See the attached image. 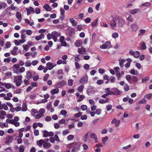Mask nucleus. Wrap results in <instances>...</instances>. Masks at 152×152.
<instances>
[{
    "instance_id": "nucleus-48",
    "label": "nucleus",
    "mask_w": 152,
    "mask_h": 152,
    "mask_svg": "<svg viewBox=\"0 0 152 152\" xmlns=\"http://www.w3.org/2000/svg\"><path fill=\"white\" fill-rule=\"evenodd\" d=\"M115 77L113 76H112L110 77V79H109V80L111 83H113L115 82Z\"/></svg>"
},
{
    "instance_id": "nucleus-20",
    "label": "nucleus",
    "mask_w": 152,
    "mask_h": 152,
    "mask_svg": "<svg viewBox=\"0 0 152 152\" xmlns=\"http://www.w3.org/2000/svg\"><path fill=\"white\" fill-rule=\"evenodd\" d=\"M59 89L58 88H55L51 90L50 93L52 95H54L55 94H57L58 93Z\"/></svg>"
},
{
    "instance_id": "nucleus-55",
    "label": "nucleus",
    "mask_w": 152,
    "mask_h": 152,
    "mask_svg": "<svg viewBox=\"0 0 152 152\" xmlns=\"http://www.w3.org/2000/svg\"><path fill=\"white\" fill-rule=\"evenodd\" d=\"M31 62L27 61L25 64V66L26 67H30L31 66Z\"/></svg>"
},
{
    "instance_id": "nucleus-24",
    "label": "nucleus",
    "mask_w": 152,
    "mask_h": 152,
    "mask_svg": "<svg viewBox=\"0 0 152 152\" xmlns=\"http://www.w3.org/2000/svg\"><path fill=\"white\" fill-rule=\"evenodd\" d=\"M15 140L17 141V142L18 144L21 143L22 142V139L21 138H19L18 136L16 137Z\"/></svg>"
},
{
    "instance_id": "nucleus-19",
    "label": "nucleus",
    "mask_w": 152,
    "mask_h": 152,
    "mask_svg": "<svg viewBox=\"0 0 152 152\" xmlns=\"http://www.w3.org/2000/svg\"><path fill=\"white\" fill-rule=\"evenodd\" d=\"M61 35V33L60 32H57L56 31H53L52 32V36H53V35H54L56 37H58L60 36Z\"/></svg>"
},
{
    "instance_id": "nucleus-59",
    "label": "nucleus",
    "mask_w": 152,
    "mask_h": 152,
    "mask_svg": "<svg viewBox=\"0 0 152 152\" xmlns=\"http://www.w3.org/2000/svg\"><path fill=\"white\" fill-rule=\"evenodd\" d=\"M39 112L40 114H43L45 112V110L43 108H41L39 110Z\"/></svg>"
},
{
    "instance_id": "nucleus-22",
    "label": "nucleus",
    "mask_w": 152,
    "mask_h": 152,
    "mask_svg": "<svg viewBox=\"0 0 152 152\" xmlns=\"http://www.w3.org/2000/svg\"><path fill=\"white\" fill-rule=\"evenodd\" d=\"M27 110V105L26 103H23L22 105V110L23 111H26Z\"/></svg>"
},
{
    "instance_id": "nucleus-15",
    "label": "nucleus",
    "mask_w": 152,
    "mask_h": 152,
    "mask_svg": "<svg viewBox=\"0 0 152 152\" xmlns=\"http://www.w3.org/2000/svg\"><path fill=\"white\" fill-rule=\"evenodd\" d=\"M32 75L30 71H28L26 72V78L28 80H29L32 78Z\"/></svg>"
},
{
    "instance_id": "nucleus-34",
    "label": "nucleus",
    "mask_w": 152,
    "mask_h": 152,
    "mask_svg": "<svg viewBox=\"0 0 152 152\" xmlns=\"http://www.w3.org/2000/svg\"><path fill=\"white\" fill-rule=\"evenodd\" d=\"M140 56V53L139 51H137L134 53L133 56L135 58H138Z\"/></svg>"
},
{
    "instance_id": "nucleus-11",
    "label": "nucleus",
    "mask_w": 152,
    "mask_h": 152,
    "mask_svg": "<svg viewBox=\"0 0 152 152\" xmlns=\"http://www.w3.org/2000/svg\"><path fill=\"white\" fill-rule=\"evenodd\" d=\"M60 12L61 14V15L60 16V19L61 20H62L64 18V13L65 11L64 9L63 8H61L60 9Z\"/></svg>"
},
{
    "instance_id": "nucleus-1",
    "label": "nucleus",
    "mask_w": 152,
    "mask_h": 152,
    "mask_svg": "<svg viewBox=\"0 0 152 152\" xmlns=\"http://www.w3.org/2000/svg\"><path fill=\"white\" fill-rule=\"evenodd\" d=\"M22 76L21 75L18 76L14 77V82L15 83L17 86H20L21 83L22 82Z\"/></svg>"
},
{
    "instance_id": "nucleus-56",
    "label": "nucleus",
    "mask_w": 152,
    "mask_h": 152,
    "mask_svg": "<svg viewBox=\"0 0 152 152\" xmlns=\"http://www.w3.org/2000/svg\"><path fill=\"white\" fill-rule=\"evenodd\" d=\"M82 113L80 112H79L78 113L75 114V116L76 117H79L82 115Z\"/></svg>"
},
{
    "instance_id": "nucleus-28",
    "label": "nucleus",
    "mask_w": 152,
    "mask_h": 152,
    "mask_svg": "<svg viewBox=\"0 0 152 152\" xmlns=\"http://www.w3.org/2000/svg\"><path fill=\"white\" fill-rule=\"evenodd\" d=\"M119 64L121 67H123L124 66L123 63L125 61V60L123 59L119 60Z\"/></svg>"
},
{
    "instance_id": "nucleus-49",
    "label": "nucleus",
    "mask_w": 152,
    "mask_h": 152,
    "mask_svg": "<svg viewBox=\"0 0 152 152\" xmlns=\"http://www.w3.org/2000/svg\"><path fill=\"white\" fill-rule=\"evenodd\" d=\"M49 7L50 6L48 4H46L44 5L43 7L44 9L46 10V11H48V9L49 8Z\"/></svg>"
},
{
    "instance_id": "nucleus-16",
    "label": "nucleus",
    "mask_w": 152,
    "mask_h": 152,
    "mask_svg": "<svg viewBox=\"0 0 152 152\" xmlns=\"http://www.w3.org/2000/svg\"><path fill=\"white\" fill-rule=\"evenodd\" d=\"M45 36L43 34H41L39 36H37L35 37V39L37 40H39L41 39H42L44 38Z\"/></svg>"
},
{
    "instance_id": "nucleus-32",
    "label": "nucleus",
    "mask_w": 152,
    "mask_h": 152,
    "mask_svg": "<svg viewBox=\"0 0 152 152\" xmlns=\"http://www.w3.org/2000/svg\"><path fill=\"white\" fill-rule=\"evenodd\" d=\"M25 68L23 67H21L18 70V72H19V74L20 73H22L24 72L25 71Z\"/></svg>"
},
{
    "instance_id": "nucleus-46",
    "label": "nucleus",
    "mask_w": 152,
    "mask_h": 152,
    "mask_svg": "<svg viewBox=\"0 0 152 152\" xmlns=\"http://www.w3.org/2000/svg\"><path fill=\"white\" fill-rule=\"evenodd\" d=\"M77 144V142H75L74 143H70L69 145L68 146L69 148H71L72 147L75 146Z\"/></svg>"
},
{
    "instance_id": "nucleus-21",
    "label": "nucleus",
    "mask_w": 152,
    "mask_h": 152,
    "mask_svg": "<svg viewBox=\"0 0 152 152\" xmlns=\"http://www.w3.org/2000/svg\"><path fill=\"white\" fill-rule=\"evenodd\" d=\"M70 22L72 23V26H76L77 24V22L73 18H70L69 19Z\"/></svg>"
},
{
    "instance_id": "nucleus-62",
    "label": "nucleus",
    "mask_w": 152,
    "mask_h": 152,
    "mask_svg": "<svg viewBox=\"0 0 152 152\" xmlns=\"http://www.w3.org/2000/svg\"><path fill=\"white\" fill-rule=\"evenodd\" d=\"M101 111V110L100 109H97L95 111L96 113L98 115H99Z\"/></svg>"
},
{
    "instance_id": "nucleus-38",
    "label": "nucleus",
    "mask_w": 152,
    "mask_h": 152,
    "mask_svg": "<svg viewBox=\"0 0 152 152\" xmlns=\"http://www.w3.org/2000/svg\"><path fill=\"white\" fill-rule=\"evenodd\" d=\"M84 86L83 85H81L79 86L78 88V90L80 92H81L83 91Z\"/></svg>"
},
{
    "instance_id": "nucleus-9",
    "label": "nucleus",
    "mask_w": 152,
    "mask_h": 152,
    "mask_svg": "<svg viewBox=\"0 0 152 152\" xmlns=\"http://www.w3.org/2000/svg\"><path fill=\"white\" fill-rule=\"evenodd\" d=\"M94 91L93 90V88L91 87H89L86 90V93L89 95L94 94Z\"/></svg>"
},
{
    "instance_id": "nucleus-30",
    "label": "nucleus",
    "mask_w": 152,
    "mask_h": 152,
    "mask_svg": "<svg viewBox=\"0 0 152 152\" xmlns=\"http://www.w3.org/2000/svg\"><path fill=\"white\" fill-rule=\"evenodd\" d=\"M126 79L128 81H130L132 80V77L129 75H126ZM129 83H131V82H129Z\"/></svg>"
},
{
    "instance_id": "nucleus-7",
    "label": "nucleus",
    "mask_w": 152,
    "mask_h": 152,
    "mask_svg": "<svg viewBox=\"0 0 152 152\" xmlns=\"http://www.w3.org/2000/svg\"><path fill=\"white\" fill-rule=\"evenodd\" d=\"M125 21L122 18H118L117 24L119 26L122 27L125 24Z\"/></svg>"
},
{
    "instance_id": "nucleus-31",
    "label": "nucleus",
    "mask_w": 152,
    "mask_h": 152,
    "mask_svg": "<svg viewBox=\"0 0 152 152\" xmlns=\"http://www.w3.org/2000/svg\"><path fill=\"white\" fill-rule=\"evenodd\" d=\"M132 82H135V84L136 83L138 80V79H137V78L135 76H133L132 77Z\"/></svg>"
},
{
    "instance_id": "nucleus-18",
    "label": "nucleus",
    "mask_w": 152,
    "mask_h": 152,
    "mask_svg": "<svg viewBox=\"0 0 152 152\" xmlns=\"http://www.w3.org/2000/svg\"><path fill=\"white\" fill-rule=\"evenodd\" d=\"M110 24L111 26V28L112 29H113L115 28L116 26V23L115 21L114 20H113L110 21Z\"/></svg>"
},
{
    "instance_id": "nucleus-14",
    "label": "nucleus",
    "mask_w": 152,
    "mask_h": 152,
    "mask_svg": "<svg viewBox=\"0 0 152 152\" xmlns=\"http://www.w3.org/2000/svg\"><path fill=\"white\" fill-rule=\"evenodd\" d=\"M83 43V41L82 40H77L76 41L75 44V46L77 47H79Z\"/></svg>"
},
{
    "instance_id": "nucleus-13",
    "label": "nucleus",
    "mask_w": 152,
    "mask_h": 152,
    "mask_svg": "<svg viewBox=\"0 0 152 152\" xmlns=\"http://www.w3.org/2000/svg\"><path fill=\"white\" fill-rule=\"evenodd\" d=\"M131 27L133 31H135L138 29V26L135 24H133L131 26Z\"/></svg>"
},
{
    "instance_id": "nucleus-53",
    "label": "nucleus",
    "mask_w": 152,
    "mask_h": 152,
    "mask_svg": "<svg viewBox=\"0 0 152 152\" xmlns=\"http://www.w3.org/2000/svg\"><path fill=\"white\" fill-rule=\"evenodd\" d=\"M76 68L77 69H79L80 68V66L77 62H75V63Z\"/></svg>"
},
{
    "instance_id": "nucleus-26",
    "label": "nucleus",
    "mask_w": 152,
    "mask_h": 152,
    "mask_svg": "<svg viewBox=\"0 0 152 152\" xmlns=\"http://www.w3.org/2000/svg\"><path fill=\"white\" fill-rule=\"evenodd\" d=\"M98 19H97L94 20L91 23V26H96L97 23Z\"/></svg>"
},
{
    "instance_id": "nucleus-47",
    "label": "nucleus",
    "mask_w": 152,
    "mask_h": 152,
    "mask_svg": "<svg viewBox=\"0 0 152 152\" xmlns=\"http://www.w3.org/2000/svg\"><path fill=\"white\" fill-rule=\"evenodd\" d=\"M149 79V77L148 76L145 77L144 78L142 79V82L143 83H145L147 80Z\"/></svg>"
},
{
    "instance_id": "nucleus-54",
    "label": "nucleus",
    "mask_w": 152,
    "mask_h": 152,
    "mask_svg": "<svg viewBox=\"0 0 152 152\" xmlns=\"http://www.w3.org/2000/svg\"><path fill=\"white\" fill-rule=\"evenodd\" d=\"M49 76V75L48 74H46L43 77V80L44 81H46L48 78Z\"/></svg>"
},
{
    "instance_id": "nucleus-43",
    "label": "nucleus",
    "mask_w": 152,
    "mask_h": 152,
    "mask_svg": "<svg viewBox=\"0 0 152 152\" xmlns=\"http://www.w3.org/2000/svg\"><path fill=\"white\" fill-rule=\"evenodd\" d=\"M112 37L113 38H116L118 37V34L117 33H113L112 34Z\"/></svg>"
},
{
    "instance_id": "nucleus-60",
    "label": "nucleus",
    "mask_w": 152,
    "mask_h": 152,
    "mask_svg": "<svg viewBox=\"0 0 152 152\" xmlns=\"http://www.w3.org/2000/svg\"><path fill=\"white\" fill-rule=\"evenodd\" d=\"M112 107V106L111 104L108 105L106 106V108L107 111L110 110Z\"/></svg>"
},
{
    "instance_id": "nucleus-27",
    "label": "nucleus",
    "mask_w": 152,
    "mask_h": 152,
    "mask_svg": "<svg viewBox=\"0 0 152 152\" xmlns=\"http://www.w3.org/2000/svg\"><path fill=\"white\" fill-rule=\"evenodd\" d=\"M43 146L44 147L48 148L50 147L51 145L50 143L48 144L47 142H44L43 143Z\"/></svg>"
},
{
    "instance_id": "nucleus-35",
    "label": "nucleus",
    "mask_w": 152,
    "mask_h": 152,
    "mask_svg": "<svg viewBox=\"0 0 152 152\" xmlns=\"http://www.w3.org/2000/svg\"><path fill=\"white\" fill-rule=\"evenodd\" d=\"M124 90L126 91H128L129 90V87L128 84H125L124 87Z\"/></svg>"
},
{
    "instance_id": "nucleus-2",
    "label": "nucleus",
    "mask_w": 152,
    "mask_h": 152,
    "mask_svg": "<svg viewBox=\"0 0 152 152\" xmlns=\"http://www.w3.org/2000/svg\"><path fill=\"white\" fill-rule=\"evenodd\" d=\"M67 30L69 31V34L70 38L67 37V41L71 40L72 37L75 36L73 35L75 34V30L74 28H68Z\"/></svg>"
},
{
    "instance_id": "nucleus-42",
    "label": "nucleus",
    "mask_w": 152,
    "mask_h": 152,
    "mask_svg": "<svg viewBox=\"0 0 152 152\" xmlns=\"http://www.w3.org/2000/svg\"><path fill=\"white\" fill-rule=\"evenodd\" d=\"M4 38L2 37H0V45L3 46L4 45Z\"/></svg>"
},
{
    "instance_id": "nucleus-63",
    "label": "nucleus",
    "mask_w": 152,
    "mask_h": 152,
    "mask_svg": "<svg viewBox=\"0 0 152 152\" xmlns=\"http://www.w3.org/2000/svg\"><path fill=\"white\" fill-rule=\"evenodd\" d=\"M26 34L29 35H31L32 33V31L30 30H27L26 31Z\"/></svg>"
},
{
    "instance_id": "nucleus-33",
    "label": "nucleus",
    "mask_w": 152,
    "mask_h": 152,
    "mask_svg": "<svg viewBox=\"0 0 152 152\" xmlns=\"http://www.w3.org/2000/svg\"><path fill=\"white\" fill-rule=\"evenodd\" d=\"M74 136L72 134H70L67 137V139L69 140H72L74 139Z\"/></svg>"
},
{
    "instance_id": "nucleus-58",
    "label": "nucleus",
    "mask_w": 152,
    "mask_h": 152,
    "mask_svg": "<svg viewBox=\"0 0 152 152\" xmlns=\"http://www.w3.org/2000/svg\"><path fill=\"white\" fill-rule=\"evenodd\" d=\"M87 116L86 115H84L80 117V119L82 120H86L87 119Z\"/></svg>"
},
{
    "instance_id": "nucleus-41",
    "label": "nucleus",
    "mask_w": 152,
    "mask_h": 152,
    "mask_svg": "<svg viewBox=\"0 0 152 152\" xmlns=\"http://www.w3.org/2000/svg\"><path fill=\"white\" fill-rule=\"evenodd\" d=\"M73 83V81L72 79H69L68 80V85L69 86H72Z\"/></svg>"
},
{
    "instance_id": "nucleus-10",
    "label": "nucleus",
    "mask_w": 152,
    "mask_h": 152,
    "mask_svg": "<svg viewBox=\"0 0 152 152\" xmlns=\"http://www.w3.org/2000/svg\"><path fill=\"white\" fill-rule=\"evenodd\" d=\"M111 90L113 91L114 95H118L120 94H121V91L117 88H115L111 89Z\"/></svg>"
},
{
    "instance_id": "nucleus-36",
    "label": "nucleus",
    "mask_w": 152,
    "mask_h": 152,
    "mask_svg": "<svg viewBox=\"0 0 152 152\" xmlns=\"http://www.w3.org/2000/svg\"><path fill=\"white\" fill-rule=\"evenodd\" d=\"M90 137L92 138H94L95 140H97V137L96 136L94 133H92L91 134Z\"/></svg>"
},
{
    "instance_id": "nucleus-6",
    "label": "nucleus",
    "mask_w": 152,
    "mask_h": 152,
    "mask_svg": "<svg viewBox=\"0 0 152 152\" xmlns=\"http://www.w3.org/2000/svg\"><path fill=\"white\" fill-rule=\"evenodd\" d=\"M88 80V77L87 75H86L84 76H83L80 79V82L84 84L86 83Z\"/></svg>"
},
{
    "instance_id": "nucleus-57",
    "label": "nucleus",
    "mask_w": 152,
    "mask_h": 152,
    "mask_svg": "<svg viewBox=\"0 0 152 152\" xmlns=\"http://www.w3.org/2000/svg\"><path fill=\"white\" fill-rule=\"evenodd\" d=\"M151 5V4L149 2H145L144 3L142 4V6H150Z\"/></svg>"
},
{
    "instance_id": "nucleus-50",
    "label": "nucleus",
    "mask_w": 152,
    "mask_h": 152,
    "mask_svg": "<svg viewBox=\"0 0 152 152\" xmlns=\"http://www.w3.org/2000/svg\"><path fill=\"white\" fill-rule=\"evenodd\" d=\"M139 10L138 9H135L133 10H132L130 12V13L132 14H134L136 13L137 11V10Z\"/></svg>"
},
{
    "instance_id": "nucleus-61",
    "label": "nucleus",
    "mask_w": 152,
    "mask_h": 152,
    "mask_svg": "<svg viewBox=\"0 0 152 152\" xmlns=\"http://www.w3.org/2000/svg\"><path fill=\"white\" fill-rule=\"evenodd\" d=\"M5 91L6 92H8V91L7 90H6L5 88H4V87H2V86H0V92H1L2 91Z\"/></svg>"
},
{
    "instance_id": "nucleus-52",
    "label": "nucleus",
    "mask_w": 152,
    "mask_h": 152,
    "mask_svg": "<svg viewBox=\"0 0 152 152\" xmlns=\"http://www.w3.org/2000/svg\"><path fill=\"white\" fill-rule=\"evenodd\" d=\"M11 46V43L10 42H7L5 44V47L7 48H9Z\"/></svg>"
},
{
    "instance_id": "nucleus-51",
    "label": "nucleus",
    "mask_w": 152,
    "mask_h": 152,
    "mask_svg": "<svg viewBox=\"0 0 152 152\" xmlns=\"http://www.w3.org/2000/svg\"><path fill=\"white\" fill-rule=\"evenodd\" d=\"M87 106L86 105H83L81 106L80 108L83 110H85L87 109Z\"/></svg>"
},
{
    "instance_id": "nucleus-12",
    "label": "nucleus",
    "mask_w": 152,
    "mask_h": 152,
    "mask_svg": "<svg viewBox=\"0 0 152 152\" xmlns=\"http://www.w3.org/2000/svg\"><path fill=\"white\" fill-rule=\"evenodd\" d=\"M46 65L48 67L49 70H50L53 69L54 67V66L53 65V64L50 62H48L46 64Z\"/></svg>"
},
{
    "instance_id": "nucleus-39",
    "label": "nucleus",
    "mask_w": 152,
    "mask_h": 152,
    "mask_svg": "<svg viewBox=\"0 0 152 152\" xmlns=\"http://www.w3.org/2000/svg\"><path fill=\"white\" fill-rule=\"evenodd\" d=\"M84 95H81L80 96V99H77V102H80L82 101L85 98Z\"/></svg>"
},
{
    "instance_id": "nucleus-8",
    "label": "nucleus",
    "mask_w": 152,
    "mask_h": 152,
    "mask_svg": "<svg viewBox=\"0 0 152 152\" xmlns=\"http://www.w3.org/2000/svg\"><path fill=\"white\" fill-rule=\"evenodd\" d=\"M13 140V137L12 136H8L5 139L6 141L5 143L7 145L10 143Z\"/></svg>"
},
{
    "instance_id": "nucleus-3",
    "label": "nucleus",
    "mask_w": 152,
    "mask_h": 152,
    "mask_svg": "<svg viewBox=\"0 0 152 152\" xmlns=\"http://www.w3.org/2000/svg\"><path fill=\"white\" fill-rule=\"evenodd\" d=\"M111 47H112V45L111 43L109 41L105 42L104 44L100 47V48L102 49L109 48Z\"/></svg>"
},
{
    "instance_id": "nucleus-45",
    "label": "nucleus",
    "mask_w": 152,
    "mask_h": 152,
    "mask_svg": "<svg viewBox=\"0 0 152 152\" xmlns=\"http://www.w3.org/2000/svg\"><path fill=\"white\" fill-rule=\"evenodd\" d=\"M141 46L142 47V49L143 50H145L146 48L145 44V42H141Z\"/></svg>"
},
{
    "instance_id": "nucleus-4",
    "label": "nucleus",
    "mask_w": 152,
    "mask_h": 152,
    "mask_svg": "<svg viewBox=\"0 0 152 152\" xmlns=\"http://www.w3.org/2000/svg\"><path fill=\"white\" fill-rule=\"evenodd\" d=\"M43 132V137H47L52 136L53 135V133L51 131L48 132L47 130H44Z\"/></svg>"
},
{
    "instance_id": "nucleus-25",
    "label": "nucleus",
    "mask_w": 152,
    "mask_h": 152,
    "mask_svg": "<svg viewBox=\"0 0 152 152\" xmlns=\"http://www.w3.org/2000/svg\"><path fill=\"white\" fill-rule=\"evenodd\" d=\"M16 18L20 20L22 18V15L20 12H17L16 13Z\"/></svg>"
},
{
    "instance_id": "nucleus-64",
    "label": "nucleus",
    "mask_w": 152,
    "mask_h": 152,
    "mask_svg": "<svg viewBox=\"0 0 152 152\" xmlns=\"http://www.w3.org/2000/svg\"><path fill=\"white\" fill-rule=\"evenodd\" d=\"M84 21L86 23H88L91 21V19L90 18L88 17Z\"/></svg>"
},
{
    "instance_id": "nucleus-23",
    "label": "nucleus",
    "mask_w": 152,
    "mask_h": 152,
    "mask_svg": "<svg viewBox=\"0 0 152 152\" xmlns=\"http://www.w3.org/2000/svg\"><path fill=\"white\" fill-rule=\"evenodd\" d=\"M12 86V85L11 84L7 83H4V86H5L6 88L9 89L11 88Z\"/></svg>"
},
{
    "instance_id": "nucleus-17",
    "label": "nucleus",
    "mask_w": 152,
    "mask_h": 152,
    "mask_svg": "<svg viewBox=\"0 0 152 152\" xmlns=\"http://www.w3.org/2000/svg\"><path fill=\"white\" fill-rule=\"evenodd\" d=\"M44 142V141L43 140H37V144L39 147H42V144Z\"/></svg>"
},
{
    "instance_id": "nucleus-29",
    "label": "nucleus",
    "mask_w": 152,
    "mask_h": 152,
    "mask_svg": "<svg viewBox=\"0 0 152 152\" xmlns=\"http://www.w3.org/2000/svg\"><path fill=\"white\" fill-rule=\"evenodd\" d=\"M108 99L104 100L103 99H100L99 101V103L103 104L107 103V102Z\"/></svg>"
},
{
    "instance_id": "nucleus-44",
    "label": "nucleus",
    "mask_w": 152,
    "mask_h": 152,
    "mask_svg": "<svg viewBox=\"0 0 152 152\" xmlns=\"http://www.w3.org/2000/svg\"><path fill=\"white\" fill-rule=\"evenodd\" d=\"M11 57H8L4 59V62H6L7 63H9L11 61Z\"/></svg>"
},
{
    "instance_id": "nucleus-37",
    "label": "nucleus",
    "mask_w": 152,
    "mask_h": 152,
    "mask_svg": "<svg viewBox=\"0 0 152 152\" xmlns=\"http://www.w3.org/2000/svg\"><path fill=\"white\" fill-rule=\"evenodd\" d=\"M152 97V94H149L145 95V98L150 99Z\"/></svg>"
},
{
    "instance_id": "nucleus-5",
    "label": "nucleus",
    "mask_w": 152,
    "mask_h": 152,
    "mask_svg": "<svg viewBox=\"0 0 152 152\" xmlns=\"http://www.w3.org/2000/svg\"><path fill=\"white\" fill-rule=\"evenodd\" d=\"M20 67V66L18 64H14L12 67L13 72L17 74H19L18 70Z\"/></svg>"
},
{
    "instance_id": "nucleus-40",
    "label": "nucleus",
    "mask_w": 152,
    "mask_h": 152,
    "mask_svg": "<svg viewBox=\"0 0 152 152\" xmlns=\"http://www.w3.org/2000/svg\"><path fill=\"white\" fill-rule=\"evenodd\" d=\"M24 147L23 145H21L19 148V150L20 152H23L24 151Z\"/></svg>"
}]
</instances>
